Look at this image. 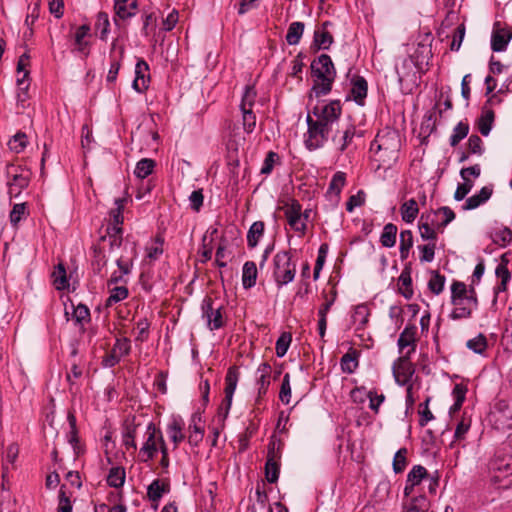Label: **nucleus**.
Instances as JSON below:
<instances>
[{
    "instance_id": "f8f14e48",
    "label": "nucleus",
    "mask_w": 512,
    "mask_h": 512,
    "mask_svg": "<svg viewBox=\"0 0 512 512\" xmlns=\"http://www.w3.org/2000/svg\"><path fill=\"white\" fill-rule=\"evenodd\" d=\"M454 309L449 314L452 320L468 319L471 317L472 311L477 308V297L474 289L469 291V298L464 300H454L452 302Z\"/></svg>"
},
{
    "instance_id": "bf43d9fd",
    "label": "nucleus",
    "mask_w": 512,
    "mask_h": 512,
    "mask_svg": "<svg viewBox=\"0 0 512 512\" xmlns=\"http://www.w3.org/2000/svg\"><path fill=\"white\" fill-rule=\"evenodd\" d=\"M124 198L115 199V208L111 210L110 216L112 218V222L110 224L122 225L123 224V215L122 211L125 203Z\"/></svg>"
},
{
    "instance_id": "f03ea898",
    "label": "nucleus",
    "mask_w": 512,
    "mask_h": 512,
    "mask_svg": "<svg viewBox=\"0 0 512 512\" xmlns=\"http://www.w3.org/2000/svg\"><path fill=\"white\" fill-rule=\"evenodd\" d=\"M311 70L315 77L312 91L317 97L327 95L336 75L331 57L327 54L320 55L311 63Z\"/></svg>"
},
{
    "instance_id": "a19ab883",
    "label": "nucleus",
    "mask_w": 512,
    "mask_h": 512,
    "mask_svg": "<svg viewBox=\"0 0 512 512\" xmlns=\"http://www.w3.org/2000/svg\"><path fill=\"white\" fill-rule=\"evenodd\" d=\"M469 132V125L464 122H459L453 129L450 136L449 142L452 147L456 146L461 140H463Z\"/></svg>"
},
{
    "instance_id": "f3484780",
    "label": "nucleus",
    "mask_w": 512,
    "mask_h": 512,
    "mask_svg": "<svg viewBox=\"0 0 512 512\" xmlns=\"http://www.w3.org/2000/svg\"><path fill=\"white\" fill-rule=\"evenodd\" d=\"M416 330L417 329L415 326H410L405 327V329L401 332L397 341L401 355L409 353V356H411V354L415 351Z\"/></svg>"
},
{
    "instance_id": "9b49d317",
    "label": "nucleus",
    "mask_w": 512,
    "mask_h": 512,
    "mask_svg": "<svg viewBox=\"0 0 512 512\" xmlns=\"http://www.w3.org/2000/svg\"><path fill=\"white\" fill-rule=\"evenodd\" d=\"M284 214L290 228L296 233L304 235L307 225L305 224V219L302 217L301 204L296 200H292L291 203L285 206Z\"/></svg>"
},
{
    "instance_id": "f257e3e1",
    "label": "nucleus",
    "mask_w": 512,
    "mask_h": 512,
    "mask_svg": "<svg viewBox=\"0 0 512 512\" xmlns=\"http://www.w3.org/2000/svg\"><path fill=\"white\" fill-rule=\"evenodd\" d=\"M340 101L334 100L313 108V115L307 114V133L304 143L308 150H317L324 146L334 131L338 130L341 115Z\"/></svg>"
},
{
    "instance_id": "09e8293b",
    "label": "nucleus",
    "mask_w": 512,
    "mask_h": 512,
    "mask_svg": "<svg viewBox=\"0 0 512 512\" xmlns=\"http://www.w3.org/2000/svg\"><path fill=\"white\" fill-rule=\"evenodd\" d=\"M291 341H292V336L290 333L284 332L279 336V338L276 341V346H275L276 355L279 358H282L286 355L288 348L291 344Z\"/></svg>"
},
{
    "instance_id": "4468645a",
    "label": "nucleus",
    "mask_w": 512,
    "mask_h": 512,
    "mask_svg": "<svg viewBox=\"0 0 512 512\" xmlns=\"http://www.w3.org/2000/svg\"><path fill=\"white\" fill-rule=\"evenodd\" d=\"M512 38V32L509 29L501 28L498 23L494 25L491 36V49L494 52H503Z\"/></svg>"
},
{
    "instance_id": "dca6fc26",
    "label": "nucleus",
    "mask_w": 512,
    "mask_h": 512,
    "mask_svg": "<svg viewBox=\"0 0 512 512\" xmlns=\"http://www.w3.org/2000/svg\"><path fill=\"white\" fill-rule=\"evenodd\" d=\"M170 491V484L167 480L154 479L147 487V497L149 501L153 502V508L156 510L159 501L164 494Z\"/></svg>"
},
{
    "instance_id": "3c124183",
    "label": "nucleus",
    "mask_w": 512,
    "mask_h": 512,
    "mask_svg": "<svg viewBox=\"0 0 512 512\" xmlns=\"http://www.w3.org/2000/svg\"><path fill=\"white\" fill-rule=\"evenodd\" d=\"M256 96L257 93L255 88L251 86H246L240 103V109L253 110Z\"/></svg>"
},
{
    "instance_id": "423d86ee",
    "label": "nucleus",
    "mask_w": 512,
    "mask_h": 512,
    "mask_svg": "<svg viewBox=\"0 0 512 512\" xmlns=\"http://www.w3.org/2000/svg\"><path fill=\"white\" fill-rule=\"evenodd\" d=\"M490 419L497 429L512 428V400H498L490 413Z\"/></svg>"
},
{
    "instance_id": "052dcab7",
    "label": "nucleus",
    "mask_w": 512,
    "mask_h": 512,
    "mask_svg": "<svg viewBox=\"0 0 512 512\" xmlns=\"http://www.w3.org/2000/svg\"><path fill=\"white\" fill-rule=\"evenodd\" d=\"M90 28L87 25H82L78 27L75 32V44L77 45V50L79 52H84L88 43L84 41V38L88 35Z\"/></svg>"
},
{
    "instance_id": "ddd939ff",
    "label": "nucleus",
    "mask_w": 512,
    "mask_h": 512,
    "mask_svg": "<svg viewBox=\"0 0 512 512\" xmlns=\"http://www.w3.org/2000/svg\"><path fill=\"white\" fill-rule=\"evenodd\" d=\"M280 449L275 447V443L269 446L267 461L265 464L266 479L269 483L277 482L280 469Z\"/></svg>"
},
{
    "instance_id": "0e129e2a",
    "label": "nucleus",
    "mask_w": 512,
    "mask_h": 512,
    "mask_svg": "<svg viewBox=\"0 0 512 512\" xmlns=\"http://www.w3.org/2000/svg\"><path fill=\"white\" fill-rule=\"evenodd\" d=\"M279 398L284 404H289L291 400L290 375L286 373L283 377Z\"/></svg>"
},
{
    "instance_id": "de8ad7c7",
    "label": "nucleus",
    "mask_w": 512,
    "mask_h": 512,
    "mask_svg": "<svg viewBox=\"0 0 512 512\" xmlns=\"http://www.w3.org/2000/svg\"><path fill=\"white\" fill-rule=\"evenodd\" d=\"M444 284L445 277L439 274L437 271H433L428 281L429 290L435 295H439L444 289Z\"/></svg>"
},
{
    "instance_id": "6e6552de",
    "label": "nucleus",
    "mask_w": 512,
    "mask_h": 512,
    "mask_svg": "<svg viewBox=\"0 0 512 512\" xmlns=\"http://www.w3.org/2000/svg\"><path fill=\"white\" fill-rule=\"evenodd\" d=\"M239 381V370L237 367L232 366L228 369L225 376V399L220 406V414H223V417L226 418L229 414L233 395L236 390L237 384Z\"/></svg>"
},
{
    "instance_id": "0eeeda50",
    "label": "nucleus",
    "mask_w": 512,
    "mask_h": 512,
    "mask_svg": "<svg viewBox=\"0 0 512 512\" xmlns=\"http://www.w3.org/2000/svg\"><path fill=\"white\" fill-rule=\"evenodd\" d=\"M159 435H162L161 431L156 428L154 423L150 422L146 428L145 441L139 450V457L142 462H148L156 456L158 452Z\"/></svg>"
},
{
    "instance_id": "603ef678",
    "label": "nucleus",
    "mask_w": 512,
    "mask_h": 512,
    "mask_svg": "<svg viewBox=\"0 0 512 512\" xmlns=\"http://www.w3.org/2000/svg\"><path fill=\"white\" fill-rule=\"evenodd\" d=\"M150 323L146 318H141L136 323L135 341L143 343L148 339Z\"/></svg>"
},
{
    "instance_id": "6ab92c4d",
    "label": "nucleus",
    "mask_w": 512,
    "mask_h": 512,
    "mask_svg": "<svg viewBox=\"0 0 512 512\" xmlns=\"http://www.w3.org/2000/svg\"><path fill=\"white\" fill-rule=\"evenodd\" d=\"M415 68V62L411 57H404L395 65V71L400 85L415 76Z\"/></svg>"
},
{
    "instance_id": "7c9ffc66",
    "label": "nucleus",
    "mask_w": 512,
    "mask_h": 512,
    "mask_svg": "<svg viewBox=\"0 0 512 512\" xmlns=\"http://www.w3.org/2000/svg\"><path fill=\"white\" fill-rule=\"evenodd\" d=\"M305 25L303 22H292L286 34V41L289 45H297L303 35Z\"/></svg>"
},
{
    "instance_id": "774afa93",
    "label": "nucleus",
    "mask_w": 512,
    "mask_h": 512,
    "mask_svg": "<svg viewBox=\"0 0 512 512\" xmlns=\"http://www.w3.org/2000/svg\"><path fill=\"white\" fill-rule=\"evenodd\" d=\"M468 149L472 154L482 155L483 141L478 135H471L468 139Z\"/></svg>"
},
{
    "instance_id": "69168bd1",
    "label": "nucleus",
    "mask_w": 512,
    "mask_h": 512,
    "mask_svg": "<svg viewBox=\"0 0 512 512\" xmlns=\"http://www.w3.org/2000/svg\"><path fill=\"white\" fill-rule=\"evenodd\" d=\"M365 193L362 190H359L356 194L351 195L346 202V210L348 212H353L356 207H361L365 203Z\"/></svg>"
},
{
    "instance_id": "4c0bfd02",
    "label": "nucleus",
    "mask_w": 512,
    "mask_h": 512,
    "mask_svg": "<svg viewBox=\"0 0 512 512\" xmlns=\"http://www.w3.org/2000/svg\"><path fill=\"white\" fill-rule=\"evenodd\" d=\"M125 482V470L122 467H113L110 469L107 476V483L109 486L119 488Z\"/></svg>"
},
{
    "instance_id": "473e14b6",
    "label": "nucleus",
    "mask_w": 512,
    "mask_h": 512,
    "mask_svg": "<svg viewBox=\"0 0 512 512\" xmlns=\"http://www.w3.org/2000/svg\"><path fill=\"white\" fill-rule=\"evenodd\" d=\"M399 292L401 295L410 299L413 296L412 279L408 270H403L398 278Z\"/></svg>"
},
{
    "instance_id": "37998d69",
    "label": "nucleus",
    "mask_w": 512,
    "mask_h": 512,
    "mask_svg": "<svg viewBox=\"0 0 512 512\" xmlns=\"http://www.w3.org/2000/svg\"><path fill=\"white\" fill-rule=\"evenodd\" d=\"M428 476L427 469L422 465H414L407 475V482L412 485H419Z\"/></svg>"
},
{
    "instance_id": "2f4dec72",
    "label": "nucleus",
    "mask_w": 512,
    "mask_h": 512,
    "mask_svg": "<svg viewBox=\"0 0 512 512\" xmlns=\"http://www.w3.org/2000/svg\"><path fill=\"white\" fill-rule=\"evenodd\" d=\"M397 226L393 223H388L384 226L381 236L380 243L383 247L391 248L396 243Z\"/></svg>"
},
{
    "instance_id": "1a4fd4ad",
    "label": "nucleus",
    "mask_w": 512,
    "mask_h": 512,
    "mask_svg": "<svg viewBox=\"0 0 512 512\" xmlns=\"http://www.w3.org/2000/svg\"><path fill=\"white\" fill-rule=\"evenodd\" d=\"M239 381V370L237 367L232 366L228 369L225 376V399L220 406V414H223V417L226 418L229 414L233 395L236 390L237 384Z\"/></svg>"
},
{
    "instance_id": "c9c22d12",
    "label": "nucleus",
    "mask_w": 512,
    "mask_h": 512,
    "mask_svg": "<svg viewBox=\"0 0 512 512\" xmlns=\"http://www.w3.org/2000/svg\"><path fill=\"white\" fill-rule=\"evenodd\" d=\"M72 307V319L76 325L83 326L90 320V311L86 305L78 304L77 306L71 305Z\"/></svg>"
},
{
    "instance_id": "79ce46f5",
    "label": "nucleus",
    "mask_w": 512,
    "mask_h": 512,
    "mask_svg": "<svg viewBox=\"0 0 512 512\" xmlns=\"http://www.w3.org/2000/svg\"><path fill=\"white\" fill-rule=\"evenodd\" d=\"M466 346L476 354H483L487 349V339L480 333L476 337L469 339Z\"/></svg>"
},
{
    "instance_id": "cd10ccee",
    "label": "nucleus",
    "mask_w": 512,
    "mask_h": 512,
    "mask_svg": "<svg viewBox=\"0 0 512 512\" xmlns=\"http://www.w3.org/2000/svg\"><path fill=\"white\" fill-rule=\"evenodd\" d=\"M400 212L404 222L413 223L419 212L417 201L412 198L404 202L401 205Z\"/></svg>"
},
{
    "instance_id": "72a5a7b5",
    "label": "nucleus",
    "mask_w": 512,
    "mask_h": 512,
    "mask_svg": "<svg viewBox=\"0 0 512 512\" xmlns=\"http://www.w3.org/2000/svg\"><path fill=\"white\" fill-rule=\"evenodd\" d=\"M493 122L494 112L490 109L483 111L477 123L479 132L483 136H488L492 130Z\"/></svg>"
},
{
    "instance_id": "412c9836",
    "label": "nucleus",
    "mask_w": 512,
    "mask_h": 512,
    "mask_svg": "<svg viewBox=\"0 0 512 512\" xmlns=\"http://www.w3.org/2000/svg\"><path fill=\"white\" fill-rule=\"evenodd\" d=\"M270 374L271 366L268 363L263 362L258 366L255 373V381L259 397L267 392L268 386L270 385Z\"/></svg>"
},
{
    "instance_id": "338daca9",
    "label": "nucleus",
    "mask_w": 512,
    "mask_h": 512,
    "mask_svg": "<svg viewBox=\"0 0 512 512\" xmlns=\"http://www.w3.org/2000/svg\"><path fill=\"white\" fill-rule=\"evenodd\" d=\"M421 253L420 260L422 262H432L435 256V243L418 246Z\"/></svg>"
},
{
    "instance_id": "a18cd8bd",
    "label": "nucleus",
    "mask_w": 512,
    "mask_h": 512,
    "mask_svg": "<svg viewBox=\"0 0 512 512\" xmlns=\"http://www.w3.org/2000/svg\"><path fill=\"white\" fill-rule=\"evenodd\" d=\"M407 454L408 450L406 448H400L394 455L393 458V471L396 474L402 473L407 465Z\"/></svg>"
},
{
    "instance_id": "a211bd4d",
    "label": "nucleus",
    "mask_w": 512,
    "mask_h": 512,
    "mask_svg": "<svg viewBox=\"0 0 512 512\" xmlns=\"http://www.w3.org/2000/svg\"><path fill=\"white\" fill-rule=\"evenodd\" d=\"M409 359V353H405L394 362L392 367L396 381L399 383L401 382V384H404L413 373Z\"/></svg>"
},
{
    "instance_id": "e2e57ef3",
    "label": "nucleus",
    "mask_w": 512,
    "mask_h": 512,
    "mask_svg": "<svg viewBox=\"0 0 512 512\" xmlns=\"http://www.w3.org/2000/svg\"><path fill=\"white\" fill-rule=\"evenodd\" d=\"M136 437V426H127L123 432V444L127 449L132 448L133 450L137 449V444L135 441Z\"/></svg>"
},
{
    "instance_id": "c756f323",
    "label": "nucleus",
    "mask_w": 512,
    "mask_h": 512,
    "mask_svg": "<svg viewBox=\"0 0 512 512\" xmlns=\"http://www.w3.org/2000/svg\"><path fill=\"white\" fill-rule=\"evenodd\" d=\"M17 86H18L17 103L22 108H25V103L28 99V89L30 86L29 71H25V73L22 75V77L17 78Z\"/></svg>"
},
{
    "instance_id": "aec40b11",
    "label": "nucleus",
    "mask_w": 512,
    "mask_h": 512,
    "mask_svg": "<svg viewBox=\"0 0 512 512\" xmlns=\"http://www.w3.org/2000/svg\"><path fill=\"white\" fill-rule=\"evenodd\" d=\"M137 9V0H114L115 14L122 20L134 17L137 13Z\"/></svg>"
},
{
    "instance_id": "20e7f679",
    "label": "nucleus",
    "mask_w": 512,
    "mask_h": 512,
    "mask_svg": "<svg viewBox=\"0 0 512 512\" xmlns=\"http://www.w3.org/2000/svg\"><path fill=\"white\" fill-rule=\"evenodd\" d=\"M5 174L9 197H19L22 191L26 189L30 183V170L19 165L9 164L6 167Z\"/></svg>"
},
{
    "instance_id": "864d4df0",
    "label": "nucleus",
    "mask_w": 512,
    "mask_h": 512,
    "mask_svg": "<svg viewBox=\"0 0 512 512\" xmlns=\"http://www.w3.org/2000/svg\"><path fill=\"white\" fill-rule=\"evenodd\" d=\"M114 354L119 358L127 356L131 351V342L128 338H118L112 348Z\"/></svg>"
},
{
    "instance_id": "c85d7f7f",
    "label": "nucleus",
    "mask_w": 512,
    "mask_h": 512,
    "mask_svg": "<svg viewBox=\"0 0 512 512\" xmlns=\"http://www.w3.org/2000/svg\"><path fill=\"white\" fill-rule=\"evenodd\" d=\"M264 229L265 225L262 221H256L250 226L247 233L248 247L255 248L258 245L259 240L264 235Z\"/></svg>"
},
{
    "instance_id": "5fc2aeb1",
    "label": "nucleus",
    "mask_w": 512,
    "mask_h": 512,
    "mask_svg": "<svg viewBox=\"0 0 512 512\" xmlns=\"http://www.w3.org/2000/svg\"><path fill=\"white\" fill-rule=\"evenodd\" d=\"M346 175L344 172L338 171L336 172L329 184V192H333L336 196H338L345 185Z\"/></svg>"
},
{
    "instance_id": "39448f33",
    "label": "nucleus",
    "mask_w": 512,
    "mask_h": 512,
    "mask_svg": "<svg viewBox=\"0 0 512 512\" xmlns=\"http://www.w3.org/2000/svg\"><path fill=\"white\" fill-rule=\"evenodd\" d=\"M202 318L206 321L208 328L218 330L224 326L223 305H216L215 300L206 296L201 303Z\"/></svg>"
},
{
    "instance_id": "4be33fe9",
    "label": "nucleus",
    "mask_w": 512,
    "mask_h": 512,
    "mask_svg": "<svg viewBox=\"0 0 512 512\" xmlns=\"http://www.w3.org/2000/svg\"><path fill=\"white\" fill-rule=\"evenodd\" d=\"M148 69V64L143 59L137 61L135 65V79L132 82V88L138 93H142L147 89L145 72L148 71Z\"/></svg>"
},
{
    "instance_id": "2eb2a0df",
    "label": "nucleus",
    "mask_w": 512,
    "mask_h": 512,
    "mask_svg": "<svg viewBox=\"0 0 512 512\" xmlns=\"http://www.w3.org/2000/svg\"><path fill=\"white\" fill-rule=\"evenodd\" d=\"M350 94L359 106H364L368 92V83L363 76L353 75L351 78Z\"/></svg>"
},
{
    "instance_id": "e433bc0d",
    "label": "nucleus",
    "mask_w": 512,
    "mask_h": 512,
    "mask_svg": "<svg viewBox=\"0 0 512 512\" xmlns=\"http://www.w3.org/2000/svg\"><path fill=\"white\" fill-rule=\"evenodd\" d=\"M154 167V160L149 158H143L136 164L134 174L137 178L144 179L153 172Z\"/></svg>"
},
{
    "instance_id": "58836bf2",
    "label": "nucleus",
    "mask_w": 512,
    "mask_h": 512,
    "mask_svg": "<svg viewBox=\"0 0 512 512\" xmlns=\"http://www.w3.org/2000/svg\"><path fill=\"white\" fill-rule=\"evenodd\" d=\"M496 276L499 279V283L494 288L495 293L498 294L500 292H503L506 290V286L508 281L511 278L510 272L508 271L507 267L504 265H498L496 268Z\"/></svg>"
},
{
    "instance_id": "9d476101",
    "label": "nucleus",
    "mask_w": 512,
    "mask_h": 512,
    "mask_svg": "<svg viewBox=\"0 0 512 512\" xmlns=\"http://www.w3.org/2000/svg\"><path fill=\"white\" fill-rule=\"evenodd\" d=\"M239 381V370L237 367L232 366L228 369L225 376V399L220 406V414H223V417L226 418L229 414L233 395L236 390L237 384Z\"/></svg>"
},
{
    "instance_id": "ea45409f",
    "label": "nucleus",
    "mask_w": 512,
    "mask_h": 512,
    "mask_svg": "<svg viewBox=\"0 0 512 512\" xmlns=\"http://www.w3.org/2000/svg\"><path fill=\"white\" fill-rule=\"evenodd\" d=\"M27 215L28 212L26 203L14 204L9 214L10 223L13 226H17L18 223L24 218H26Z\"/></svg>"
},
{
    "instance_id": "7ed1b4c3",
    "label": "nucleus",
    "mask_w": 512,
    "mask_h": 512,
    "mask_svg": "<svg viewBox=\"0 0 512 512\" xmlns=\"http://www.w3.org/2000/svg\"><path fill=\"white\" fill-rule=\"evenodd\" d=\"M273 277L280 288L291 283L296 275V264L292 262V257L288 251H280L273 258Z\"/></svg>"
},
{
    "instance_id": "b1692460",
    "label": "nucleus",
    "mask_w": 512,
    "mask_h": 512,
    "mask_svg": "<svg viewBox=\"0 0 512 512\" xmlns=\"http://www.w3.org/2000/svg\"><path fill=\"white\" fill-rule=\"evenodd\" d=\"M328 25H330V22H324L321 28L314 32V41L319 49H328L333 42L332 35L326 29Z\"/></svg>"
},
{
    "instance_id": "a878e982",
    "label": "nucleus",
    "mask_w": 512,
    "mask_h": 512,
    "mask_svg": "<svg viewBox=\"0 0 512 512\" xmlns=\"http://www.w3.org/2000/svg\"><path fill=\"white\" fill-rule=\"evenodd\" d=\"M356 129L353 125H349L346 129L343 130L342 135L337 137L336 135H331L333 142L336 144L338 149L343 152L345 151L349 145L352 143V140L355 136Z\"/></svg>"
},
{
    "instance_id": "bb28decb",
    "label": "nucleus",
    "mask_w": 512,
    "mask_h": 512,
    "mask_svg": "<svg viewBox=\"0 0 512 512\" xmlns=\"http://www.w3.org/2000/svg\"><path fill=\"white\" fill-rule=\"evenodd\" d=\"M183 422L181 419L174 418L167 425V435L169 439L174 443V448L178 446L180 442L183 441L184 435L182 433Z\"/></svg>"
},
{
    "instance_id": "f704fd0d",
    "label": "nucleus",
    "mask_w": 512,
    "mask_h": 512,
    "mask_svg": "<svg viewBox=\"0 0 512 512\" xmlns=\"http://www.w3.org/2000/svg\"><path fill=\"white\" fill-rule=\"evenodd\" d=\"M53 284L57 290H64L68 288L69 282L66 275V270L63 264H58L52 273Z\"/></svg>"
},
{
    "instance_id": "49530a36",
    "label": "nucleus",
    "mask_w": 512,
    "mask_h": 512,
    "mask_svg": "<svg viewBox=\"0 0 512 512\" xmlns=\"http://www.w3.org/2000/svg\"><path fill=\"white\" fill-rule=\"evenodd\" d=\"M27 136L23 132L16 133L8 142L9 149L15 153H21L27 146Z\"/></svg>"
},
{
    "instance_id": "6e6d98bb",
    "label": "nucleus",
    "mask_w": 512,
    "mask_h": 512,
    "mask_svg": "<svg viewBox=\"0 0 512 512\" xmlns=\"http://www.w3.org/2000/svg\"><path fill=\"white\" fill-rule=\"evenodd\" d=\"M471 426V419L463 417L458 421L455 432H454V441H461L465 439L467 432L469 431Z\"/></svg>"
},
{
    "instance_id": "680f3d73",
    "label": "nucleus",
    "mask_w": 512,
    "mask_h": 512,
    "mask_svg": "<svg viewBox=\"0 0 512 512\" xmlns=\"http://www.w3.org/2000/svg\"><path fill=\"white\" fill-rule=\"evenodd\" d=\"M340 365L343 372L351 374L356 370L358 361L354 355L346 353L341 358Z\"/></svg>"
},
{
    "instance_id": "13d9d810",
    "label": "nucleus",
    "mask_w": 512,
    "mask_h": 512,
    "mask_svg": "<svg viewBox=\"0 0 512 512\" xmlns=\"http://www.w3.org/2000/svg\"><path fill=\"white\" fill-rule=\"evenodd\" d=\"M469 294L467 292L466 285L463 282H454L451 285V302L454 300H464L468 299Z\"/></svg>"
},
{
    "instance_id": "4d7b16f0",
    "label": "nucleus",
    "mask_w": 512,
    "mask_h": 512,
    "mask_svg": "<svg viewBox=\"0 0 512 512\" xmlns=\"http://www.w3.org/2000/svg\"><path fill=\"white\" fill-rule=\"evenodd\" d=\"M110 22L108 14L99 12L96 20V29L100 32V38L105 39L109 32Z\"/></svg>"
},
{
    "instance_id": "393cba45",
    "label": "nucleus",
    "mask_w": 512,
    "mask_h": 512,
    "mask_svg": "<svg viewBox=\"0 0 512 512\" xmlns=\"http://www.w3.org/2000/svg\"><path fill=\"white\" fill-rule=\"evenodd\" d=\"M369 308L366 304H359L354 308L352 313V322L356 326V330L363 329L368 323L369 319Z\"/></svg>"
},
{
    "instance_id": "5701e85b",
    "label": "nucleus",
    "mask_w": 512,
    "mask_h": 512,
    "mask_svg": "<svg viewBox=\"0 0 512 512\" xmlns=\"http://www.w3.org/2000/svg\"><path fill=\"white\" fill-rule=\"evenodd\" d=\"M257 267L253 261H247L242 268V285L245 289H250L256 285Z\"/></svg>"
},
{
    "instance_id": "c03bdc74",
    "label": "nucleus",
    "mask_w": 512,
    "mask_h": 512,
    "mask_svg": "<svg viewBox=\"0 0 512 512\" xmlns=\"http://www.w3.org/2000/svg\"><path fill=\"white\" fill-rule=\"evenodd\" d=\"M128 297V289L126 286H115L110 289V295L106 300V306H112Z\"/></svg>"
},
{
    "instance_id": "8fccbe9b",
    "label": "nucleus",
    "mask_w": 512,
    "mask_h": 512,
    "mask_svg": "<svg viewBox=\"0 0 512 512\" xmlns=\"http://www.w3.org/2000/svg\"><path fill=\"white\" fill-rule=\"evenodd\" d=\"M242 112V125L247 134H251L256 127V115L253 110L240 109Z\"/></svg>"
}]
</instances>
